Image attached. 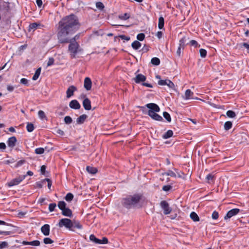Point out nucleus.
Returning a JSON list of instances; mask_svg holds the SVG:
<instances>
[{
    "label": "nucleus",
    "instance_id": "obj_59",
    "mask_svg": "<svg viewBox=\"0 0 249 249\" xmlns=\"http://www.w3.org/2000/svg\"><path fill=\"white\" fill-rule=\"evenodd\" d=\"M79 37V35H75L73 37L70 38V41L73 42H77L76 40Z\"/></svg>",
    "mask_w": 249,
    "mask_h": 249
},
{
    "label": "nucleus",
    "instance_id": "obj_10",
    "mask_svg": "<svg viewBox=\"0 0 249 249\" xmlns=\"http://www.w3.org/2000/svg\"><path fill=\"white\" fill-rule=\"evenodd\" d=\"M160 207L163 210V213L164 214H169L171 211L172 209L169 207L168 203H160Z\"/></svg>",
    "mask_w": 249,
    "mask_h": 249
},
{
    "label": "nucleus",
    "instance_id": "obj_51",
    "mask_svg": "<svg viewBox=\"0 0 249 249\" xmlns=\"http://www.w3.org/2000/svg\"><path fill=\"white\" fill-rule=\"evenodd\" d=\"M219 217V213L216 211H214L212 213V217L213 219H217Z\"/></svg>",
    "mask_w": 249,
    "mask_h": 249
},
{
    "label": "nucleus",
    "instance_id": "obj_16",
    "mask_svg": "<svg viewBox=\"0 0 249 249\" xmlns=\"http://www.w3.org/2000/svg\"><path fill=\"white\" fill-rule=\"evenodd\" d=\"M83 106L86 110H90L91 107L90 101L88 98H86L83 101Z\"/></svg>",
    "mask_w": 249,
    "mask_h": 249
},
{
    "label": "nucleus",
    "instance_id": "obj_44",
    "mask_svg": "<svg viewBox=\"0 0 249 249\" xmlns=\"http://www.w3.org/2000/svg\"><path fill=\"white\" fill-rule=\"evenodd\" d=\"M44 152V149L42 147L37 148L35 149V153L36 154H42Z\"/></svg>",
    "mask_w": 249,
    "mask_h": 249
},
{
    "label": "nucleus",
    "instance_id": "obj_9",
    "mask_svg": "<svg viewBox=\"0 0 249 249\" xmlns=\"http://www.w3.org/2000/svg\"><path fill=\"white\" fill-rule=\"evenodd\" d=\"M240 212V210L238 208L232 209L229 211L224 216V220L227 221L230 219L232 216L237 215Z\"/></svg>",
    "mask_w": 249,
    "mask_h": 249
},
{
    "label": "nucleus",
    "instance_id": "obj_56",
    "mask_svg": "<svg viewBox=\"0 0 249 249\" xmlns=\"http://www.w3.org/2000/svg\"><path fill=\"white\" fill-rule=\"evenodd\" d=\"M45 181H47L48 182V187L49 189H50V187L52 185L51 180L49 178H45L42 181L43 182Z\"/></svg>",
    "mask_w": 249,
    "mask_h": 249
},
{
    "label": "nucleus",
    "instance_id": "obj_57",
    "mask_svg": "<svg viewBox=\"0 0 249 249\" xmlns=\"http://www.w3.org/2000/svg\"><path fill=\"white\" fill-rule=\"evenodd\" d=\"M119 37L122 40H125L126 41H128L130 40V38L129 36H126L125 35H121L119 36Z\"/></svg>",
    "mask_w": 249,
    "mask_h": 249
},
{
    "label": "nucleus",
    "instance_id": "obj_11",
    "mask_svg": "<svg viewBox=\"0 0 249 249\" xmlns=\"http://www.w3.org/2000/svg\"><path fill=\"white\" fill-rule=\"evenodd\" d=\"M17 142V140L16 137L13 136L9 138L7 141L8 146L11 148H13L16 145Z\"/></svg>",
    "mask_w": 249,
    "mask_h": 249
},
{
    "label": "nucleus",
    "instance_id": "obj_1",
    "mask_svg": "<svg viewBox=\"0 0 249 249\" xmlns=\"http://www.w3.org/2000/svg\"><path fill=\"white\" fill-rule=\"evenodd\" d=\"M59 24L57 34L59 42L61 43H69L71 36L77 30L79 26L76 17L73 15L66 17L60 21Z\"/></svg>",
    "mask_w": 249,
    "mask_h": 249
},
{
    "label": "nucleus",
    "instance_id": "obj_38",
    "mask_svg": "<svg viewBox=\"0 0 249 249\" xmlns=\"http://www.w3.org/2000/svg\"><path fill=\"white\" fill-rule=\"evenodd\" d=\"M130 17V15L128 13H124L122 15H120L119 16V18L122 20H126L128 19Z\"/></svg>",
    "mask_w": 249,
    "mask_h": 249
},
{
    "label": "nucleus",
    "instance_id": "obj_30",
    "mask_svg": "<svg viewBox=\"0 0 249 249\" xmlns=\"http://www.w3.org/2000/svg\"><path fill=\"white\" fill-rule=\"evenodd\" d=\"M162 176H171L172 177L176 178L177 175L176 173L174 172L173 171L171 170H169L167 172H164L162 173L161 174Z\"/></svg>",
    "mask_w": 249,
    "mask_h": 249
},
{
    "label": "nucleus",
    "instance_id": "obj_18",
    "mask_svg": "<svg viewBox=\"0 0 249 249\" xmlns=\"http://www.w3.org/2000/svg\"><path fill=\"white\" fill-rule=\"evenodd\" d=\"M146 80V77L142 74H138L134 78V81L136 83H140L141 82H144Z\"/></svg>",
    "mask_w": 249,
    "mask_h": 249
},
{
    "label": "nucleus",
    "instance_id": "obj_19",
    "mask_svg": "<svg viewBox=\"0 0 249 249\" xmlns=\"http://www.w3.org/2000/svg\"><path fill=\"white\" fill-rule=\"evenodd\" d=\"M193 95L194 93L190 89H188L185 91L184 96L183 97V98L185 100L193 99Z\"/></svg>",
    "mask_w": 249,
    "mask_h": 249
},
{
    "label": "nucleus",
    "instance_id": "obj_34",
    "mask_svg": "<svg viewBox=\"0 0 249 249\" xmlns=\"http://www.w3.org/2000/svg\"><path fill=\"white\" fill-rule=\"evenodd\" d=\"M26 162L25 160H21L18 161L13 166V168H17L21 166Z\"/></svg>",
    "mask_w": 249,
    "mask_h": 249
},
{
    "label": "nucleus",
    "instance_id": "obj_60",
    "mask_svg": "<svg viewBox=\"0 0 249 249\" xmlns=\"http://www.w3.org/2000/svg\"><path fill=\"white\" fill-rule=\"evenodd\" d=\"M8 246L6 242H2L0 244V249H3Z\"/></svg>",
    "mask_w": 249,
    "mask_h": 249
},
{
    "label": "nucleus",
    "instance_id": "obj_53",
    "mask_svg": "<svg viewBox=\"0 0 249 249\" xmlns=\"http://www.w3.org/2000/svg\"><path fill=\"white\" fill-rule=\"evenodd\" d=\"M56 206V203H50L49 206V211L51 212H53Z\"/></svg>",
    "mask_w": 249,
    "mask_h": 249
},
{
    "label": "nucleus",
    "instance_id": "obj_8",
    "mask_svg": "<svg viewBox=\"0 0 249 249\" xmlns=\"http://www.w3.org/2000/svg\"><path fill=\"white\" fill-rule=\"evenodd\" d=\"M26 177V175L20 176L17 178L12 179L8 183V186L11 187L19 184L23 179H25Z\"/></svg>",
    "mask_w": 249,
    "mask_h": 249
},
{
    "label": "nucleus",
    "instance_id": "obj_52",
    "mask_svg": "<svg viewBox=\"0 0 249 249\" xmlns=\"http://www.w3.org/2000/svg\"><path fill=\"white\" fill-rule=\"evenodd\" d=\"M167 84L166 85L168 86L170 88H174V84L170 80L166 79Z\"/></svg>",
    "mask_w": 249,
    "mask_h": 249
},
{
    "label": "nucleus",
    "instance_id": "obj_23",
    "mask_svg": "<svg viewBox=\"0 0 249 249\" xmlns=\"http://www.w3.org/2000/svg\"><path fill=\"white\" fill-rule=\"evenodd\" d=\"M41 71V67L38 68L36 70V71H35V73L34 76L32 77V79L34 81H36V80L38 79L39 76L40 74Z\"/></svg>",
    "mask_w": 249,
    "mask_h": 249
},
{
    "label": "nucleus",
    "instance_id": "obj_28",
    "mask_svg": "<svg viewBox=\"0 0 249 249\" xmlns=\"http://www.w3.org/2000/svg\"><path fill=\"white\" fill-rule=\"evenodd\" d=\"M87 171L91 174H94L97 172V169L96 168L88 166L86 168Z\"/></svg>",
    "mask_w": 249,
    "mask_h": 249
},
{
    "label": "nucleus",
    "instance_id": "obj_33",
    "mask_svg": "<svg viewBox=\"0 0 249 249\" xmlns=\"http://www.w3.org/2000/svg\"><path fill=\"white\" fill-rule=\"evenodd\" d=\"M160 60L158 57H153L151 59V63L155 65V66H158L160 64Z\"/></svg>",
    "mask_w": 249,
    "mask_h": 249
},
{
    "label": "nucleus",
    "instance_id": "obj_64",
    "mask_svg": "<svg viewBox=\"0 0 249 249\" xmlns=\"http://www.w3.org/2000/svg\"><path fill=\"white\" fill-rule=\"evenodd\" d=\"M243 46L247 49L248 53H249V44L247 43H243Z\"/></svg>",
    "mask_w": 249,
    "mask_h": 249
},
{
    "label": "nucleus",
    "instance_id": "obj_4",
    "mask_svg": "<svg viewBox=\"0 0 249 249\" xmlns=\"http://www.w3.org/2000/svg\"><path fill=\"white\" fill-rule=\"evenodd\" d=\"M58 207L62 211V214L64 216L70 217L72 216V211L66 207V203H58Z\"/></svg>",
    "mask_w": 249,
    "mask_h": 249
},
{
    "label": "nucleus",
    "instance_id": "obj_15",
    "mask_svg": "<svg viewBox=\"0 0 249 249\" xmlns=\"http://www.w3.org/2000/svg\"><path fill=\"white\" fill-rule=\"evenodd\" d=\"M76 88L74 86H71L67 89L66 91L67 97L70 98L73 95V92L76 90Z\"/></svg>",
    "mask_w": 249,
    "mask_h": 249
},
{
    "label": "nucleus",
    "instance_id": "obj_14",
    "mask_svg": "<svg viewBox=\"0 0 249 249\" xmlns=\"http://www.w3.org/2000/svg\"><path fill=\"white\" fill-rule=\"evenodd\" d=\"M69 106L71 108L79 109L81 107L80 104L76 100H73L69 103Z\"/></svg>",
    "mask_w": 249,
    "mask_h": 249
},
{
    "label": "nucleus",
    "instance_id": "obj_13",
    "mask_svg": "<svg viewBox=\"0 0 249 249\" xmlns=\"http://www.w3.org/2000/svg\"><path fill=\"white\" fill-rule=\"evenodd\" d=\"M50 225L49 224H46L41 227V231L43 235L45 236H48L50 234Z\"/></svg>",
    "mask_w": 249,
    "mask_h": 249
},
{
    "label": "nucleus",
    "instance_id": "obj_20",
    "mask_svg": "<svg viewBox=\"0 0 249 249\" xmlns=\"http://www.w3.org/2000/svg\"><path fill=\"white\" fill-rule=\"evenodd\" d=\"M22 244L23 245H31L33 246H39L40 244L39 241L38 240H34L31 242L28 241H23Z\"/></svg>",
    "mask_w": 249,
    "mask_h": 249
},
{
    "label": "nucleus",
    "instance_id": "obj_58",
    "mask_svg": "<svg viewBox=\"0 0 249 249\" xmlns=\"http://www.w3.org/2000/svg\"><path fill=\"white\" fill-rule=\"evenodd\" d=\"M20 83L24 84L25 85H28V80L26 78H21L20 80Z\"/></svg>",
    "mask_w": 249,
    "mask_h": 249
},
{
    "label": "nucleus",
    "instance_id": "obj_41",
    "mask_svg": "<svg viewBox=\"0 0 249 249\" xmlns=\"http://www.w3.org/2000/svg\"><path fill=\"white\" fill-rule=\"evenodd\" d=\"M199 53H200V56L202 57V58H205L206 57V55H207V51L204 49H200L199 50Z\"/></svg>",
    "mask_w": 249,
    "mask_h": 249
},
{
    "label": "nucleus",
    "instance_id": "obj_12",
    "mask_svg": "<svg viewBox=\"0 0 249 249\" xmlns=\"http://www.w3.org/2000/svg\"><path fill=\"white\" fill-rule=\"evenodd\" d=\"M92 82L89 77H86L84 79V87L87 90H89L91 89Z\"/></svg>",
    "mask_w": 249,
    "mask_h": 249
},
{
    "label": "nucleus",
    "instance_id": "obj_47",
    "mask_svg": "<svg viewBox=\"0 0 249 249\" xmlns=\"http://www.w3.org/2000/svg\"><path fill=\"white\" fill-rule=\"evenodd\" d=\"M190 44L191 46H194L195 48L200 47V45H199L197 41L195 40H191L190 41Z\"/></svg>",
    "mask_w": 249,
    "mask_h": 249
},
{
    "label": "nucleus",
    "instance_id": "obj_17",
    "mask_svg": "<svg viewBox=\"0 0 249 249\" xmlns=\"http://www.w3.org/2000/svg\"><path fill=\"white\" fill-rule=\"evenodd\" d=\"M75 229H82V225L78 221H72L71 230L74 231Z\"/></svg>",
    "mask_w": 249,
    "mask_h": 249
},
{
    "label": "nucleus",
    "instance_id": "obj_40",
    "mask_svg": "<svg viewBox=\"0 0 249 249\" xmlns=\"http://www.w3.org/2000/svg\"><path fill=\"white\" fill-rule=\"evenodd\" d=\"M163 116L168 122H171V118L170 115L168 112H164L163 113Z\"/></svg>",
    "mask_w": 249,
    "mask_h": 249
},
{
    "label": "nucleus",
    "instance_id": "obj_21",
    "mask_svg": "<svg viewBox=\"0 0 249 249\" xmlns=\"http://www.w3.org/2000/svg\"><path fill=\"white\" fill-rule=\"evenodd\" d=\"M87 118V115L86 114H83L80 116L76 119V122L78 124H82L84 123L86 119Z\"/></svg>",
    "mask_w": 249,
    "mask_h": 249
},
{
    "label": "nucleus",
    "instance_id": "obj_29",
    "mask_svg": "<svg viewBox=\"0 0 249 249\" xmlns=\"http://www.w3.org/2000/svg\"><path fill=\"white\" fill-rule=\"evenodd\" d=\"M173 135V132L171 130H168L162 136V138L164 139H168L171 137Z\"/></svg>",
    "mask_w": 249,
    "mask_h": 249
},
{
    "label": "nucleus",
    "instance_id": "obj_49",
    "mask_svg": "<svg viewBox=\"0 0 249 249\" xmlns=\"http://www.w3.org/2000/svg\"><path fill=\"white\" fill-rule=\"evenodd\" d=\"M145 37V35L143 33H140L137 35V38L139 41H142Z\"/></svg>",
    "mask_w": 249,
    "mask_h": 249
},
{
    "label": "nucleus",
    "instance_id": "obj_24",
    "mask_svg": "<svg viewBox=\"0 0 249 249\" xmlns=\"http://www.w3.org/2000/svg\"><path fill=\"white\" fill-rule=\"evenodd\" d=\"M40 26V25L36 22L30 24L29 27V30L30 31H34L36 29L38 26Z\"/></svg>",
    "mask_w": 249,
    "mask_h": 249
},
{
    "label": "nucleus",
    "instance_id": "obj_50",
    "mask_svg": "<svg viewBox=\"0 0 249 249\" xmlns=\"http://www.w3.org/2000/svg\"><path fill=\"white\" fill-rule=\"evenodd\" d=\"M162 190L165 192H168L172 189V186L170 185H164L162 187Z\"/></svg>",
    "mask_w": 249,
    "mask_h": 249
},
{
    "label": "nucleus",
    "instance_id": "obj_55",
    "mask_svg": "<svg viewBox=\"0 0 249 249\" xmlns=\"http://www.w3.org/2000/svg\"><path fill=\"white\" fill-rule=\"evenodd\" d=\"M54 63V59L53 58H50L48 62H47V66H52Z\"/></svg>",
    "mask_w": 249,
    "mask_h": 249
},
{
    "label": "nucleus",
    "instance_id": "obj_63",
    "mask_svg": "<svg viewBox=\"0 0 249 249\" xmlns=\"http://www.w3.org/2000/svg\"><path fill=\"white\" fill-rule=\"evenodd\" d=\"M15 161V160L14 159H11L8 160H6L5 161V163L7 164H9L10 163H13Z\"/></svg>",
    "mask_w": 249,
    "mask_h": 249
},
{
    "label": "nucleus",
    "instance_id": "obj_27",
    "mask_svg": "<svg viewBox=\"0 0 249 249\" xmlns=\"http://www.w3.org/2000/svg\"><path fill=\"white\" fill-rule=\"evenodd\" d=\"M164 20L162 17H160L159 18L158 28L162 29L164 27Z\"/></svg>",
    "mask_w": 249,
    "mask_h": 249
},
{
    "label": "nucleus",
    "instance_id": "obj_36",
    "mask_svg": "<svg viewBox=\"0 0 249 249\" xmlns=\"http://www.w3.org/2000/svg\"><path fill=\"white\" fill-rule=\"evenodd\" d=\"M232 123L230 121H227L224 124V129L226 130H229V129H230L231 127H232Z\"/></svg>",
    "mask_w": 249,
    "mask_h": 249
},
{
    "label": "nucleus",
    "instance_id": "obj_31",
    "mask_svg": "<svg viewBox=\"0 0 249 249\" xmlns=\"http://www.w3.org/2000/svg\"><path fill=\"white\" fill-rule=\"evenodd\" d=\"M26 129L29 132H33L35 129L34 124L31 123H27L26 125Z\"/></svg>",
    "mask_w": 249,
    "mask_h": 249
},
{
    "label": "nucleus",
    "instance_id": "obj_25",
    "mask_svg": "<svg viewBox=\"0 0 249 249\" xmlns=\"http://www.w3.org/2000/svg\"><path fill=\"white\" fill-rule=\"evenodd\" d=\"M190 217L195 222L199 221V216L195 212H193L190 213Z\"/></svg>",
    "mask_w": 249,
    "mask_h": 249
},
{
    "label": "nucleus",
    "instance_id": "obj_39",
    "mask_svg": "<svg viewBox=\"0 0 249 249\" xmlns=\"http://www.w3.org/2000/svg\"><path fill=\"white\" fill-rule=\"evenodd\" d=\"M227 116L231 118H234L236 116L235 113L232 110H228L226 113Z\"/></svg>",
    "mask_w": 249,
    "mask_h": 249
},
{
    "label": "nucleus",
    "instance_id": "obj_32",
    "mask_svg": "<svg viewBox=\"0 0 249 249\" xmlns=\"http://www.w3.org/2000/svg\"><path fill=\"white\" fill-rule=\"evenodd\" d=\"M138 203H123V206L127 209L134 208Z\"/></svg>",
    "mask_w": 249,
    "mask_h": 249
},
{
    "label": "nucleus",
    "instance_id": "obj_54",
    "mask_svg": "<svg viewBox=\"0 0 249 249\" xmlns=\"http://www.w3.org/2000/svg\"><path fill=\"white\" fill-rule=\"evenodd\" d=\"M158 84L160 86L166 85V84H167L166 79H165V80L160 79L158 81Z\"/></svg>",
    "mask_w": 249,
    "mask_h": 249
},
{
    "label": "nucleus",
    "instance_id": "obj_6",
    "mask_svg": "<svg viewBox=\"0 0 249 249\" xmlns=\"http://www.w3.org/2000/svg\"><path fill=\"white\" fill-rule=\"evenodd\" d=\"M72 220L70 219L64 218L60 219L58 223L59 227H65L70 231L71 230Z\"/></svg>",
    "mask_w": 249,
    "mask_h": 249
},
{
    "label": "nucleus",
    "instance_id": "obj_43",
    "mask_svg": "<svg viewBox=\"0 0 249 249\" xmlns=\"http://www.w3.org/2000/svg\"><path fill=\"white\" fill-rule=\"evenodd\" d=\"M72 120L70 116H67L64 118V122L66 124H70L72 123Z\"/></svg>",
    "mask_w": 249,
    "mask_h": 249
},
{
    "label": "nucleus",
    "instance_id": "obj_37",
    "mask_svg": "<svg viewBox=\"0 0 249 249\" xmlns=\"http://www.w3.org/2000/svg\"><path fill=\"white\" fill-rule=\"evenodd\" d=\"M38 115L39 118L41 120L45 119L47 120V117L44 112L42 110H39L38 112Z\"/></svg>",
    "mask_w": 249,
    "mask_h": 249
},
{
    "label": "nucleus",
    "instance_id": "obj_5",
    "mask_svg": "<svg viewBox=\"0 0 249 249\" xmlns=\"http://www.w3.org/2000/svg\"><path fill=\"white\" fill-rule=\"evenodd\" d=\"M142 196L141 194H135L133 196H128L124 198L125 202H139L142 200Z\"/></svg>",
    "mask_w": 249,
    "mask_h": 249
},
{
    "label": "nucleus",
    "instance_id": "obj_61",
    "mask_svg": "<svg viewBox=\"0 0 249 249\" xmlns=\"http://www.w3.org/2000/svg\"><path fill=\"white\" fill-rule=\"evenodd\" d=\"M213 176L212 175V174H208L207 176H206V179L208 181H210L211 180H213Z\"/></svg>",
    "mask_w": 249,
    "mask_h": 249
},
{
    "label": "nucleus",
    "instance_id": "obj_26",
    "mask_svg": "<svg viewBox=\"0 0 249 249\" xmlns=\"http://www.w3.org/2000/svg\"><path fill=\"white\" fill-rule=\"evenodd\" d=\"M132 47L135 50H138L141 47V43L138 41L135 40L131 44Z\"/></svg>",
    "mask_w": 249,
    "mask_h": 249
},
{
    "label": "nucleus",
    "instance_id": "obj_2",
    "mask_svg": "<svg viewBox=\"0 0 249 249\" xmlns=\"http://www.w3.org/2000/svg\"><path fill=\"white\" fill-rule=\"evenodd\" d=\"M146 107L148 110L147 115H149L153 120L157 121H162L163 118L157 113L160 111V107L155 103H148L145 105V107H142L141 108H144Z\"/></svg>",
    "mask_w": 249,
    "mask_h": 249
},
{
    "label": "nucleus",
    "instance_id": "obj_62",
    "mask_svg": "<svg viewBox=\"0 0 249 249\" xmlns=\"http://www.w3.org/2000/svg\"><path fill=\"white\" fill-rule=\"evenodd\" d=\"M11 233H12V232L10 231H0V234H4L5 235H8L11 234Z\"/></svg>",
    "mask_w": 249,
    "mask_h": 249
},
{
    "label": "nucleus",
    "instance_id": "obj_45",
    "mask_svg": "<svg viewBox=\"0 0 249 249\" xmlns=\"http://www.w3.org/2000/svg\"><path fill=\"white\" fill-rule=\"evenodd\" d=\"M185 41H186V39H185V37L182 38L179 40V46L181 47L182 48V49H184V47L185 46Z\"/></svg>",
    "mask_w": 249,
    "mask_h": 249
},
{
    "label": "nucleus",
    "instance_id": "obj_3",
    "mask_svg": "<svg viewBox=\"0 0 249 249\" xmlns=\"http://www.w3.org/2000/svg\"><path fill=\"white\" fill-rule=\"evenodd\" d=\"M69 43H70V44L68 50L70 53L71 57L72 58H74L78 53L79 47V44L77 42H73L71 41Z\"/></svg>",
    "mask_w": 249,
    "mask_h": 249
},
{
    "label": "nucleus",
    "instance_id": "obj_42",
    "mask_svg": "<svg viewBox=\"0 0 249 249\" xmlns=\"http://www.w3.org/2000/svg\"><path fill=\"white\" fill-rule=\"evenodd\" d=\"M174 170L176 171V175H177V177H178V178H183V176L184 175V174L181 172V171H179L176 168H175L174 169Z\"/></svg>",
    "mask_w": 249,
    "mask_h": 249
},
{
    "label": "nucleus",
    "instance_id": "obj_7",
    "mask_svg": "<svg viewBox=\"0 0 249 249\" xmlns=\"http://www.w3.org/2000/svg\"><path fill=\"white\" fill-rule=\"evenodd\" d=\"M89 240L97 244H107L108 243V239L107 237H104L102 240L98 239L94 234H91L89 236Z\"/></svg>",
    "mask_w": 249,
    "mask_h": 249
},
{
    "label": "nucleus",
    "instance_id": "obj_46",
    "mask_svg": "<svg viewBox=\"0 0 249 249\" xmlns=\"http://www.w3.org/2000/svg\"><path fill=\"white\" fill-rule=\"evenodd\" d=\"M43 242L45 244H50L53 243V241L50 238L46 237V238H44Z\"/></svg>",
    "mask_w": 249,
    "mask_h": 249
},
{
    "label": "nucleus",
    "instance_id": "obj_48",
    "mask_svg": "<svg viewBox=\"0 0 249 249\" xmlns=\"http://www.w3.org/2000/svg\"><path fill=\"white\" fill-rule=\"evenodd\" d=\"M96 7L99 10H103L104 8L103 3L101 2H97L96 3Z\"/></svg>",
    "mask_w": 249,
    "mask_h": 249
},
{
    "label": "nucleus",
    "instance_id": "obj_22",
    "mask_svg": "<svg viewBox=\"0 0 249 249\" xmlns=\"http://www.w3.org/2000/svg\"><path fill=\"white\" fill-rule=\"evenodd\" d=\"M28 210H25L24 211H20V210L18 211L17 217L19 218H22L25 217V215L28 213ZM31 212V211H29Z\"/></svg>",
    "mask_w": 249,
    "mask_h": 249
},
{
    "label": "nucleus",
    "instance_id": "obj_35",
    "mask_svg": "<svg viewBox=\"0 0 249 249\" xmlns=\"http://www.w3.org/2000/svg\"><path fill=\"white\" fill-rule=\"evenodd\" d=\"M73 195L71 193H68L65 197V199L68 201L70 202L72 200Z\"/></svg>",
    "mask_w": 249,
    "mask_h": 249
}]
</instances>
